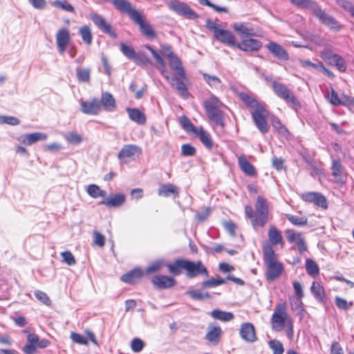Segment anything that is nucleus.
<instances>
[{
  "label": "nucleus",
  "instance_id": "1",
  "mask_svg": "<svg viewBox=\"0 0 354 354\" xmlns=\"http://www.w3.org/2000/svg\"><path fill=\"white\" fill-rule=\"evenodd\" d=\"M245 216L250 220L254 230L263 228L270 220L269 205L266 198L258 196L254 204V209L247 205L244 207Z\"/></svg>",
  "mask_w": 354,
  "mask_h": 354
},
{
  "label": "nucleus",
  "instance_id": "2",
  "mask_svg": "<svg viewBox=\"0 0 354 354\" xmlns=\"http://www.w3.org/2000/svg\"><path fill=\"white\" fill-rule=\"evenodd\" d=\"M169 272L174 276L180 274L183 270L186 272L188 278L192 279L198 275L207 277L209 274L207 268L201 261L196 262L184 259H177L173 263L167 265Z\"/></svg>",
  "mask_w": 354,
  "mask_h": 354
},
{
  "label": "nucleus",
  "instance_id": "3",
  "mask_svg": "<svg viewBox=\"0 0 354 354\" xmlns=\"http://www.w3.org/2000/svg\"><path fill=\"white\" fill-rule=\"evenodd\" d=\"M270 322L273 330L279 332L284 329L288 339L292 340L294 336L293 320L287 313L285 303L278 304L275 306Z\"/></svg>",
  "mask_w": 354,
  "mask_h": 354
},
{
  "label": "nucleus",
  "instance_id": "4",
  "mask_svg": "<svg viewBox=\"0 0 354 354\" xmlns=\"http://www.w3.org/2000/svg\"><path fill=\"white\" fill-rule=\"evenodd\" d=\"M262 253L263 261L267 267L266 279L268 281H274L284 272L283 264L277 259V254L269 244H263Z\"/></svg>",
  "mask_w": 354,
  "mask_h": 354
},
{
  "label": "nucleus",
  "instance_id": "5",
  "mask_svg": "<svg viewBox=\"0 0 354 354\" xmlns=\"http://www.w3.org/2000/svg\"><path fill=\"white\" fill-rule=\"evenodd\" d=\"M145 48L151 53L154 57L158 64V68L160 69L161 74L168 82H169L172 87L175 88L183 97L187 98L189 95L188 89L185 85V83L184 82L187 80V78L184 80L179 76L170 77L168 75L165 61L161 55L156 50H155L152 46L149 45H146Z\"/></svg>",
  "mask_w": 354,
  "mask_h": 354
},
{
  "label": "nucleus",
  "instance_id": "6",
  "mask_svg": "<svg viewBox=\"0 0 354 354\" xmlns=\"http://www.w3.org/2000/svg\"><path fill=\"white\" fill-rule=\"evenodd\" d=\"M179 122L182 128L194 138H198L201 143L209 150L213 147V140L208 131L202 126H194L186 115L179 118Z\"/></svg>",
  "mask_w": 354,
  "mask_h": 354
},
{
  "label": "nucleus",
  "instance_id": "7",
  "mask_svg": "<svg viewBox=\"0 0 354 354\" xmlns=\"http://www.w3.org/2000/svg\"><path fill=\"white\" fill-rule=\"evenodd\" d=\"M206 27L212 32L215 39L230 47H235L236 39L235 36L228 30H225L221 25L212 20L206 21Z\"/></svg>",
  "mask_w": 354,
  "mask_h": 354
},
{
  "label": "nucleus",
  "instance_id": "8",
  "mask_svg": "<svg viewBox=\"0 0 354 354\" xmlns=\"http://www.w3.org/2000/svg\"><path fill=\"white\" fill-rule=\"evenodd\" d=\"M272 88L279 98L283 100L295 110L301 107V103L293 92L284 84L274 81L272 83Z\"/></svg>",
  "mask_w": 354,
  "mask_h": 354
},
{
  "label": "nucleus",
  "instance_id": "9",
  "mask_svg": "<svg viewBox=\"0 0 354 354\" xmlns=\"http://www.w3.org/2000/svg\"><path fill=\"white\" fill-rule=\"evenodd\" d=\"M161 50L162 53H165L168 59L169 64L172 71L176 72L178 76L182 79H186V73L184 68L182 66V62L176 54L172 51L171 47L168 45L161 46Z\"/></svg>",
  "mask_w": 354,
  "mask_h": 354
},
{
  "label": "nucleus",
  "instance_id": "10",
  "mask_svg": "<svg viewBox=\"0 0 354 354\" xmlns=\"http://www.w3.org/2000/svg\"><path fill=\"white\" fill-rule=\"evenodd\" d=\"M251 116L255 126L261 133L266 134L269 131V125L267 121L269 111L266 109V106L259 109L253 110L251 113Z\"/></svg>",
  "mask_w": 354,
  "mask_h": 354
},
{
  "label": "nucleus",
  "instance_id": "11",
  "mask_svg": "<svg viewBox=\"0 0 354 354\" xmlns=\"http://www.w3.org/2000/svg\"><path fill=\"white\" fill-rule=\"evenodd\" d=\"M142 153V149L140 147L136 145H125L118 154V159L124 162L127 163L131 160L139 158Z\"/></svg>",
  "mask_w": 354,
  "mask_h": 354
},
{
  "label": "nucleus",
  "instance_id": "12",
  "mask_svg": "<svg viewBox=\"0 0 354 354\" xmlns=\"http://www.w3.org/2000/svg\"><path fill=\"white\" fill-rule=\"evenodd\" d=\"M313 15L319 21L333 31H339L342 28L340 23L332 15L326 13L319 5Z\"/></svg>",
  "mask_w": 354,
  "mask_h": 354
},
{
  "label": "nucleus",
  "instance_id": "13",
  "mask_svg": "<svg viewBox=\"0 0 354 354\" xmlns=\"http://www.w3.org/2000/svg\"><path fill=\"white\" fill-rule=\"evenodd\" d=\"M168 7L178 15L187 19H196L198 17V15L185 3L176 0L171 1L168 3Z\"/></svg>",
  "mask_w": 354,
  "mask_h": 354
},
{
  "label": "nucleus",
  "instance_id": "14",
  "mask_svg": "<svg viewBox=\"0 0 354 354\" xmlns=\"http://www.w3.org/2000/svg\"><path fill=\"white\" fill-rule=\"evenodd\" d=\"M90 19L102 32L108 35L113 39L117 37L118 35L114 28L102 15L95 12H91L90 14Z\"/></svg>",
  "mask_w": 354,
  "mask_h": 354
},
{
  "label": "nucleus",
  "instance_id": "15",
  "mask_svg": "<svg viewBox=\"0 0 354 354\" xmlns=\"http://www.w3.org/2000/svg\"><path fill=\"white\" fill-rule=\"evenodd\" d=\"M330 169L334 182L339 185H345L347 180V173L339 158L332 160Z\"/></svg>",
  "mask_w": 354,
  "mask_h": 354
},
{
  "label": "nucleus",
  "instance_id": "16",
  "mask_svg": "<svg viewBox=\"0 0 354 354\" xmlns=\"http://www.w3.org/2000/svg\"><path fill=\"white\" fill-rule=\"evenodd\" d=\"M132 21L139 26L141 33L147 38L153 39L157 37L156 31L141 12L133 18Z\"/></svg>",
  "mask_w": 354,
  "mask_h": 354
},
{
  "label": "nucleus",
  "instance_id": "17",
  "mask_svg": "<svg viewBox=\"0 0 354 354\" xmlns=\"http://www.w3.org/2000/svg\"><path fill=\"white\" fill-rule=\"evenodd\" d=\"M300 198L306 203H313L315 205L326 209L328 204L326 197L319 192H307L302 193Z\"/></svg>",
  "mask_w": 354,
  "mask_h": 354
},
{
  "label": "nucleus",
  "instance_id": "18",
  "mask_svg": "<svg viewBox=\"0 0 354 354\" xmlns=\"http://www.w3.org/2000/svg\"><path fill=\"white\" fill-rule=\"evenodd\" d=\"M111 3L118 12L127 15L131 20L140 12L128 0H111Z\"/></svg>",
  "mask_w": 354,
  "mask_h": 354
},
{
  "label": "nucleus",
  "instance_id": "19",
  "mask_svg": "<svg viewBox=\"0 0 354 354\" xmlns=\"http://www.w3.org/2000/svg\"><path fill=\"white\" fill-rule=\"evenodd\" d=\"M80 109L83 113L91 115H97L102 111L100 102L96 97L91 100H81Z\"/></svg>",
  "mask_w": 354,
  "mask_h": 354
},
{
  "label": "nucleus",
  "instance_id": "20",
  "mask_svg": "<svg viewBox=\"0 0 354 354\" xmlns=\"http://www.w3.org/2000/svg\"><path fill=\"white\" fill-rule=\"evenodd\" d=\"M70 31L66 28H60L56 33V44L60 54H63L71 43Z\"/></svg>",
  "mask_w": 354,
  "mask_h": 354
},
{
  "label": "nucleus",
  "instance_id": "21",
  "mask_svg": "<svg viewBox=\"0 0 354 354\" xmlns=\"http://www.w3.org/2000/svg\"><path fill=\"white\" fill-rule=\"evenodd\" d=\"M239 335L242 339L250 343L254 342L258 339L255 327L250 322L241 324L239 329Z\"/></svg>",
  "mask_w": 354,
  "mask_h": 354
},
{
  "label": "nucleus",
  "instance_id": "22",
  "mask_svg": "<svg viewBox=\"0 0 354 354\" xmlns=\"http://www.w3.org/2000/svg\"><path fill=\"white\" fill-rule=\"evenodd\" d=\"M263 46L262 42L257 39L248 38L236 42V48L244 52H257Z\"/></svg>",
  "mask_w": 354,
  "mask_h": 354
},
{
  "label": "nucleus",
  "instance_id": "23",
  "mask_svg": "<svg viewBox=\"0 0 354 354\" xmlns=\"http://www.w3.org/2000/svg\"><path fill=\"white\" fill-rule=\"evenodd\" d=\"M266 48L270 53L279 59L288 61L290 58L288 51L275 41L268 42L266 45Z\"/></svg>",
  "mask_w": 354,
  "mask_h": 354
},
{
  "label": "nucleus",
  "instance_id": "24",
  "mask_svg": "<svg viewBox=\"0 0 354 354\" xmlns=\"http://www.w3.org/2000/svg\"><path fill=\"white\" fill-rule=\"evenodd\" d=\"M151 283L156 288L162 290L174 287L176 284V281L171 277L158 274L152 277Z\"/></svg>",
  "mask_w": 354,
  "mask_h": 354
},
{
  "label": "nucleus",
  "instance_id": "25",
  "mask_svg": "<svg viewBox=\"0 0 354 354\" xmlns=\"http://www.w3.org/2000/svg\"><path fill=\"white\" fill-rule=\"evenodd\" d=\"M269 242L263 244H269L273 248L274 245H279L281 248L284 247L285 243L281 232L274 225H271L268 232Z\"/></svg>",
  "mask_w": 354,
  "mask_h": 354
},
{
  "label": "nucleus",
  "instance_id": "26",
  "mask_svg": "<svg viewBox=\"0 0 354 354\" xmlns=\"http://www.w3.org/2000/svg\"><path fill=\"white\" fill-rule=\"evenodd\" d=\"M145 273L140 268H136L124 274L120 280L126 283L135 284L138 283L143 277Z\"/></svg>",
  "mask_w": 354,
  "mask_h": 354
},
{
  "label": "nucleus",
  "instance_id": "27",
  "mask_svg": "<svg viewBox=\"0 0 354 354\" xmlns=\"http://www.w3.org/2000/svg\"><path fill=\"white\" fill-rule=\"evenodd\" d=\"M238 165L240 169L246 176L250 177L257 176L258 173L255 167L247 160L245 155L242 154L238 157Z\"/></svg>",
  "mask_w": 354,
  "mask_h": 354
},
{
  "label": "nucleus",
  "instance_id": "28",
  "mask_svg": "<svg viewBox=\"0 0 354 354\" xmlns=\"http://www.w3.org/2000/svg\"><path fill=\"white\" fill-rule=\"evenodd\" d=\"M47 139V135L42 132H34L24 134L18 138V140L25 145H32L39 141H44Z\"/></svg>",
  "mask_w": 354,
  "mask_h": 354
},
{
  "label": "nucleus",
  "instance_id": "29",
  "mask_svg": "<svg viewBox=\"0 0 354 354\" xmlns=\"http://www.w3.org/2000/svg\"><path fill=\"white\" fill-rule=\"evenodd\" d=\"M126 201V196L124 194H111L100 202V204L104 205L108 207H118L121 206Z\"/></svg>",
  "mask_w": 354,
  "mask_h": 354
},
{
  "label": "nucleus",
  "instance_id": "30",
  "mask_svg": "<svg viewBox=\"0 0 354 354\" xmlns=\"http://www.w3.org/2000/svg\"><path fill=\"white\" fill-rule=\"evenodd\" d=\"M238 95L247 107L253 110H257L266 106L264 104L259 102L252 94L240 92Z\"/></svg>",
  "mask_w": 354,
  "mask_h": 354
},
{
  "label": "nucleus",
  "instance_id": "31",
  "mask_svg": "<svg viewBox=\"0 0 354 354\" xmlns=\"http://www.w3.org/2000/svg\"><path fill=\"white\" fill-rule=\"evenodd\" d=\"M100 102L101 109L103 108L106 111H113L117 107L116 102L112 94L108 92H103L101 95Z\"/></svg>",
  "mask_w": 354,
  "mask_h": 354
},
{
  "label": "nucleus",
  "instance_id": "32",
  "mask_svg": "<svg viewBox=\"0 0 354 354\" xmlns=\"http://www.w3.org/2000/svg\"><path fill=\"white\" fill-rule=\"evenodd\" d=\"M223 330L220 326H210L207 333L205 335V339L213 345L218 344L221 339Z\"/></svg>",
  "mask_w": 354,
  "mask_h": 354
},
{
  "label": "nucleus",
  "instance_id": "33",
  "mask_svg": "<svg viewBox=\"0 0 354 354\" xmlns=\"http://www.w3.org/2000/svg\"><path fill=\"white\" fill-rule=\"evenodd\" d=\"M222 109L223 108H212L205 111V113L210 120L213 121L216 125L223 127L225 126L224 112Z\"/></svg>",
  "mask_w": 354,
  "mask_h": 354
},
{
  "label": "nucleus",
  "instance_id": "34",
  "mask_svg": "<svg viewBox=\"0 0 354 354\" xmlns=\"http://www.w3.org/2000/svg\"><path fill=\"white\" fill-rule=\"evenodd\" d=\"M233 30L240 34L241 35L245 36H254L256 35L254 28L252 26L245 22H236L232 25Z\"/></svg>",
  "mask_w": 354,
  "mask_h": 354
},
{
  "label": "nucleus",
  "instance_id": "35",
  "mask_svg": "<svg viewBox=\"0 0 354 354\" xmlns=\"http://www.w3.org/2000/svg\"><path fill=\"white\" fill-rule=\"evenodd\" d=\"M127 112L131 120L138 124L143 125L147 122L145 114L137 108H127Z\"/></svg>",
  "mask_w": 354,
  "mask_h": 354
},
{
  "label": "nucleus",
  "instance_id": "36",
  "mask_svg": "<svg viewBox=\"0 0 354 354\" xmlns=\"http://www.w3.org/2000/svg\"><path fill=\"white\" fill-rule=\"evenodd\" d=\"M310 292L319 302L325 303L326 300L325 290L318 281H313L310 287Z\"/></svg>",
  "mask_w": 354,
  "mask_h": 354
},
{
  "label": "nucleus",
  "instance_id": "37",
  "mask_svg": "<svg viewBox=\"0 0 354 354\" xmlns=\"http://www.w3.org/2000/svg\"><path fill=\"white\" fill-rule=\"evenodd\" d=\"M158 194L160 196L168 197L173 195L174 197H178L179 192L178 187L171 183L163 184L158 189Z\"/></svg>",
  "mask_w": 354,
  "mask_h": 354
},
{
  "label": "nucleus",
  "instance_id": "38",
  "mask_svg": "<svg viewBox=\"0 0 354 354\" xmlns=\"http://www.w3.org/2000/svg\"><path fill=\"white\" fill-rule=\"evenodd\" d=\"M292 4L302 9H308L313 14L319 6V4L313 0H290Z\"/></svg>",
  "mask_w": 354,
  "mask_h": 354
},
{
  "label": "nucleus",
  "instance_id": "39",
  "mask_svg": "<svg viewBox=\"0 0 354 354\" xmlns=\"http://www.w3.org/2000/svg\"><path fill=\"white\" fill-rule=\"evenodd\" d=\"M205 111L214 108H224L225 105L216 95L211 94L208 99L203 102Z\"/></svg>",
  "mask_w": 354,
  "mask_h": 354
},
{
  "label": "nucleus",
  "instance_id": "40",
  "mask_svg": "<svg viewBox=\"0 0 354 354\" xmlns=\"http://www.w3.org/2000/svg\"><path fill=\"white\" fill-rule=\"evenodd\" d=\"M271 124L273 129L277 131V133L285 138L290 136V133L286 127L283 124L278 117L273 116L271 120Z\"/></svg>",
  "mask_w": 354,
  "mask_h": 354
},
{
  "label": "nucleus",
  "instance_id": "41",
  "mask_svg": "<svg viewBox=\"0 0 354 354\" xmlns=\"http://www.w3.org/2000/svg\"><path fill=\"white\" fill-rule=\"evenodd\" d=\"M211 316L217 320L223 322H227L232 320L234 317V314L231 312L223 311L220 309L216 308L211 312Z\"/></svg>",
  "mask_w": 354,
  "mask_h": 354
},
{
  "label": "nucleus",
  "instance_id": "42",
  "mask_svg": "<svg viewBox=\"0 0 354 354\" xmlns=\"http://www.w3.org/2000/svg\"><path fill=\"white\" fill-rule=\"evenodd\" d=\"M78 33L81 36L83 42L87 46H91L93 42V34L90 26L84 25L78 30Z\"/></svg>",
  "mask_w": 354,
  "mask_h": 354
},
{
  "label": "nucleus",
  "instance_id": "43",
  "mask_svg": "<svg viewBox=\"0 0 354 354\" xmlns=\"http://www.w3.org/2000/svg\"><path fill=\"white\" fill-rule=\"evenodd\" d=\"M86 192L93 198L99 197L104 198L106 195V192L104 190L101 189L100 187L95 184H91L88 185Z\"/></svg>",
  "mask_w": 354,
  "mask_h": 354
},
{
  "label": "nucleus",
  "instance_id": "44",
  "mask_svg": "<svg viewBox=\"0 0 354 354\" xmlns=\"http://www.w3.org/2000/svg\"><path fill=\"white\" fill-rule=\"evenodd\" d=\"M306 270L308 275L316 277L319 275V268L317 263L311 259L306 260Z\"/></svg>",
  "mask_w": 354,
  "mask_h": 354
},
{
  "label": "nucleus",
  "instance_id": "45",
  "mask_svg": "<svg viewBox=\"0 0 354 354\" xmlns=\"http://www.w3.org/2000/svg\"><path fill=\"white\" fill-rule=\"evenodd\" d=\"M120 48L122 54L130 59L135 61L138 60V56L134 49L131 46L124 43H121Z\"/></svg>",
  "mask_w": 354,
  "mask_h": 354
},
{
  "label": "nucleus",
  "instance_id": "46",
  "mask_svg": "<svg viewBox=\"0 0 354 354\" xmlns=\"http://www.w3.org/2000/svg\"><path fill=\"white\" fill-rule=\"evenodd\" d=\"M76 76L80 82L88 83L91 80V69L89 68H77Z\"/></svg>",
  "mask_w": 354,
  "mask_h": 354
},
{
  "label": "nucleus",
  "instance_id": "47",
  "mask_svg": "<svg viewBox=\"0 0 354 354\" xmlns=\"http://www.w3.org/2000/svg\"><path fill=\"white\" fill-rule=\"evenodd\" d=\"M286 218L294 225L304 226L307 224L308 219L304 216H298L292 214H286Z\"/></svg>",
  "mask_w": 354,
  "mask_h": 354
},
{
  "label": "nucleus",
  "instance_id": "48",
  "mask_svg": "<svg viewBox=\"0 0 354 354\" xmlns=\"http://www.w3.org/2000/svg\"><path fill=\"white\" fill-rule=\"evenodd\" d=\"M203 77L206 83L211 87L216 88L222 83L221 79L215 75L203 73Z\"/></svg>",
  "mask_w": 354,
  "mask_h": 354
},
{
  "label": "nucleus",
  "instance_id": "49",
  "mask_svg": "<svg viewBox=\"0 0 354 354\" xmlns=\"http://www.w3.org/2000/svg\"><path fill=\"white\" fill-rule=\"evenodd\" d=\"M268 346L272 349L273 354H283L284 353L283 344L277 339L269 341Z\"/></svg>",
  "mask_w": 354,
  "mask_h": 354
},
{
  "label": "nucleus",
  "instance_id": "50",
  "mask_svg": "<svg viewBox=\"0 0 354 354\" xmlns=\"http://www.w3.org/2000/svg\"><path fill=\"white\" fill-rule=\"evenodd\" d=\"M332 64L337 67L339 71L345 72L346 70V64L344 59L339 55H335L333 57V60L331 62Z\"/></svg>",
  "mask_w": 354,
  "mask_h": 354
},
{
  "label": "nucleus",
  "instance_id": "51",
  "mask_svg": "<svg viewBox=\"0 0 354 354\" xmlns=\"http://www.w3.org/2000/svg\"><path fill=\"white\" fill-rule=\"evenodd\" d=\"M225 283V280L222 278H212L210 279L203 281L202 282V287L204 288L216 287L222 284Z\"/></svg>",
  "mask_w": 354,
  "mask_h": 354
},
{
  "label": "nucleus",
  "instance_id": "52",
  "mask_svg": "<svg viewBox=\"0 0 354 354\" xmlns=\"http://www.w3.org/2000/svg\"><path fill=\"white\" fill-rule=\"evenodd\" d=\"M52 6L61 8L63 10L70 12H74L75 9L72 5H71L67 1H59V0H55L52 3Z\"/></svg>",
  "mask_w": 354,
  "mask_h": 354
},
{
  "label": "nucleus",
  "instance_id": "53",
  "mask_svg": "<svg viewBox=\"0 0 354 354\" xmlns=\"http://www.w3.org/2000/svg\"><path fill=\"white\" fill-rule=\"evenodd\" d=\"M201 5L208 6L218 12H228V9L226 7H221L212 3L209 0H198Z\"/></svg>",
  "mask_w": 354,
  "mask_h": 354
},
{
  "label": "nucleus",
  "instance_id": "54",
  "mask_svg": "<svg viewBox=\"0 0 354 354\" xmlns=\"http://www.w3.org/2000/svg\"><path fill=\"white\" fill-rule=\"evenodd\" d=\"M34 295L35 297L44 305L47 306L51 305V300L46 292L37 290L35 291Z\"/></svg>",
  "mask_w": 354,
  "mask_h": 354
},
{
  "label": "nucleus",
  "instance_id": "55",
  "mask_svg": "<svg viewBox=\"0 0 354 354\" xmlns=\"http://www.w3.org/2000/svg\"><path fill=\"white\" fill-rule=\"evenodd\" d=\"M147 85H145L140 89L137 91L136 90V88H137L136 83L135 82H132L129 86V90L131 92L134 93L135 97L136 99H141L143 97L144 93L147 91Z\"/></svg>",
  "mask_w": 354,
  "mask_h": 354
},
{
  "label": "nucleus",
  "instance_id": "56",
  "mask_svg": "<svg viewBox=\"0 0 354 354\" xmlns=\"http://www.w3.org/2000/svg\"><path fill=\"white\" fill-rule=\"evenodd\" d=\"M93 245H96L100 248L104 247L105 244V237L100 232L96 230L93 232Z\"/></svg>",
  "mask_w": 354,
  "mask_h": 354
},
{
  "label": "nucleus",
  "instance_id": "57",
  "mask_svg": "<svg viewBox=\"0 0 354 354\" xmlns=\"http://www.w3.org/2000/svg\"><path fill=\"white\" fill-rule=\"evenodd\" d=\"M196 153V149L191 144H183L181 146V155L183 156H194Z\"/></svg>",
  "mask_w": 354,
  "mask_h": 354
},
{
  "label": "nucleus",
  "instance_id": "58",
  "mask_svg": "<svg viewBox=\"0 0 354 354\" xmlns=\"http://www.w3.org/2000/svg\"><path fill=\"white\" fill-rule=\"evenodd\" d=\"M290 306L292 310H299L298 314L300 315V318L302 319L305 309L301 299L298 298L295 300L290 301Z\"/></svg>",
  "mask_w": 354,
  "mask_h": 354
},
{
  "label": "nucleus",
  "instance_id": "59",
  "mask_svg": "<svg viewBox=\"0 0 354 354\" xmlns=\"http://www.w3.org/2000/svg\"><path fill=\"white\" fill-rule=\"evenodd\" d=\"M65 139L68 143L73 145H78L83 140L81 135L74 132L69 133L66 135Z\"/></svg>",
  "mask_w": 354,
  "mask_h": 354
},
{
  "label": "nucleus",
  "instance_id": "60",
  "mask_svg": "<svg viewBox=\"0 0 354 354\" xmlns=\"http://www.w3.org/2000/svg\"><path fill=\"white\" fill-rule=\"evenodd\" d=\"M164 266V263L162 261H156L151 263L146 269V274H149L153 272H158Z\"/></svg>",
  "mask_w": 354,
  "mask_h": 354
},
{
  "label": "nucleus",
  "instance_id": "61",
  "mask_svg": "<svg viewBox=\"0 0 354 354\" xmlns=\"http://www.w3.org/2000/svg\"><path fill=\"white\" fill-rule=\"evenodd\" d=\"M187 294L195 300H203L204 299L210 298V295L208 292L203 293L197 290H190L187 292Z\"/></svg>",
  "mask_w": 354,
  "mask_h": 354
},
{
  "label": "nucleus",
  "instance_id": "62",
  "mask_svg": "<svg viewBox=\"0 0 354 354\" xmlns=\"http://www.w3.org/2000/svg\"><path fill=\"white\" fill-rule=\"evenodd\" d=\"M212 212V208L210 207H207L204 209L201 212H198L195 218L198 222H203L209 217Z\"/></svg>",
  "mask_w": 354,
  "mask_h": 354
},
{
  "label": "nucleus",
  "instance_id": "63",
  "mask_svg": "<svg viewBox=\"0 0 354 354\" xmlns=\"http://www.w3.org/2000/svg\"><path fill=\"white\" fill-rule=\"evenodd\" d=\"M60 255L62 257V261L66 263L68 266H73L75 264V259L70 251L62 252Z\"/></svg>",
  "mask_w": 354,
  "mask_h": 354
},
{
  "label": "nucleus",
  "instance_id": "64",
  "mask_svg": "<svg viewBox=\"0 0 354 354\" xmlns=\"http://www.w3.org/2000/svg\"><path fill=\"white\" fill-rule=\"evenodd\" d=\"M144 347L143 341L138 337L133 338L131 342V348L135 353L140 352Z\"/></svg>",
  "mask_w": 354,
  "mask_h": 354
}]
</instances>
